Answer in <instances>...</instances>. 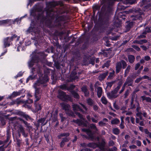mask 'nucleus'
<instances>
[{"instance_id": "obj_1", "label": "nucleus", "mask_w": 151, "mask_h": 151, "mask_svg": "<svg viewBox=\"0 0 151 151\" xmlns=\"http://www.w3.org/2000/svg\"><path fill=\"white\" fill-rule=\"evenodd\" d=\"M31 72L33 74L36 73L37 72L39 74L40 79L35 83L33 85L34 87L35 88V97L36 99L35 101V112H36L41 109V106L40 104H37L36 103L40 98L42 91L40 89L37 88V86H39L40 84L45 83L48 81V76L44 75L43 77V74L41 70V68L37 65V68H33L32 69Z\"/></svg>"}, {"instance_id": "obj_2", "label": "nucleus", "mask_w": 151, "mask_h": 151, "mask_svg": "<svg viewBox=\"0 0 151 151\" xmlns=\"http://www.w3.org/2000/svg\"><path fill=\"white\" fill-rule=\"evenodd\" d=\"M35 6L30 11V16H33L35 18L37 17L38 20L40 19L42 22H45L47 26L49 27H51L52 22L50 19H52L54 18L53 12H47V18H46L44 17L43 13L41 12L40 14L39 13L41 12L42 10L41 8L39 6V4H36Z\"/></svg>"}, {"instance_id": "obj_3", "label": "nucleus", "mask_w": 151, "mask_h": 151, "mask_svg": "<svg viewBox=\"0 0 151 151\" xmlns=\"http://www.w3.org/2000/svg\"><path fill=\"white\" fill-rule=\"evenodd\" d=\"M121 87V85H119L115 89L111 91V93H107V96L109 99L115 98L117 97L118 95L116 93Z\"/></svg>"}, {"instance_id": "obj_4", "label": "nucleus", "mask_w": 151, "mask_h": 151, "mask_svg": "<svg viewBox=\"0 0 151 151\" xmlns=\"http://www.w3.org/2000/svg\"><path fill=\"white\" fill-rule=\"evenodd\" d=\"M81 146L83 147L88 146L89 147L95 148L97 147H99L101 150H103L104 148V144L102 143L101 145H98L94 143H90L88 144L83 143L81 144Z\"/></svg>"}, {"instance_id": "obj_5", "label": "nucleus", "mask_w": 151, "mask_h": 151, "mask_svg": "<svg viewBox=\"0 0 151 151\" xmlns=\"http://www.w3.org/2000/svg\"><path fill=\"white\" fill-rule=\"evenodd\" d=\"M72 106L73 109L75 113L78 115L79 117L82 119V115L79 113L76 112L77 111H82V110L81 108L78 105L76 104H73Z\"/></svg>"}, {"instance_id": "obj_6", "label": "nucleus", "mask_w": 151, "mask_h": 151, "mask_svg": "<svg viewBox=\"0 0 151 151\" xmlns=\"http://www.w3.org/2000/svg\"><path fill=\"white\" fill-rule=\"evenodd\" d=\"M58 96L61 99L65 101L67 99H68V98H69V96L66 95L65 92L59 91Z\"/></svg>"}, {"instance_id": "obj_7", "label": "nucleus", "mask_w": 151, "mask_h": 151, "mask_svg": "<svg viewBox=\"0 0 151 151\" xmlns=\"http://www.w3.org/2000/svg\"><path fill=\"white\" fill-rule=\"evenodd\" d=\"M82 130L83 132H86L89 136V138L93 140L94 139L93 134L91 132L89 129H82Z\"/></svg>"}, {"instance_id": "obj_8", "label": "nucleus", "mask_w": 151, "mask_h": 151, "mask_svg": "<svg viewBox=\"0 0 151 151\" xmlns=\"http://www.w3.org/2000/svg\"><path fill=\"white\" fill-rule=\"evenodd\" d=\"M33 58L30 61L28 62L29 66L30 67H32L34 65V63H37L39 62V60H37V58Z\"/></svg>"}, {"instance_id": "obj_9", "label": "nucleus", "mask_w": 151, "mask_h": 151, "mask_svg": "<svg viewBox=\"0 0 151 151\" xmlns=\"http://www.w3.org/2000/svg\"><path fill=\"white\" fill-rule=\"evenodd\" d=\"M75 87V86L73 85H71L70 88H68L66 85L65 84H63L61 85L60 86V88L63 90H69L70 89H72L73 88Z\"/></svg>"}, {"instance_id": "obj_10", "label": "nucleus", "mask_w": 151, "mask_h": 151, "mask_svg": "<svg viewBox=\"0 0 151 151\" xmlns=\"http://www.w3.org/2000/svg\"><path fill=\"white\" fill-rule=\"evenodd\" d=\"M9 40H10L9 37H7L4 39L3 42L4 47H9L10 46V43L11 41H10Z\"/></svg>"}, {"instance_id": "obj_11", "label": "nucleus", "mask_w": 151, "mask_h": 151, "mask_svg": "<svg viewBox=\"0 0 151 151\" xmlns=\"http://www.w3.org/2000/svg\"><path fill=\"white\" fill-rule=\"evenodd\" d=\"M122 67L121 63L119 62H118L116 63V73H118L120 72Z\"/></svg>"}, {"instance_id": "obj_12", "label": "nucleus", "mask_w": 151, "mask_h": 151, "mask_svg": "<svg viewBox=\"0 0 151 151\" xmlns=\"http://www.w3.org/2000/svg\"><path fill=\"white\" fill-rule=\"evenodd\" d=\"M50 5L52 6H58L60 5L62 6L63 5V3L61 1H54L50 3Z\"/></svg>"}, {"instance_id": "obj_13", "label": "nucleus", "mask_w": 151, "mask_h": 151, "mask_svg": "<svg viewBox=\"0 0 151 151\" xmlns=\"http://www.w3.org/2000/svg\"><path fill=\"white\" fill-rule=\"evenodd\" d=\"M63 109L65 111H69L70 109V106L68 104L63 103L61 104Z\"/></svg>"}, {"instance_id": "obj_14", "label": "nucleus", "mask_w": 151, "mask_h": 151, "mask_svg": "<svg viewBox=\"0 0 151 151\" xmlns=\"http://www.w3.org/2000/svg\"><path fill=\"white\" fill-rule=\"evenodd\" d=\"M108 72H106L104 73H102L100 75L99 77V80L102 81L106 77L107 75Z\"/></svg>"}, {"instance_id": "obj_15", "label": "nucleus", "mask_w": 151, "mask_h": 151, "mask_svg": "<svg viewBox=\"0 0 151 151\" xmlns=\"http://www.w3.org/2000/svg\"><path fill=\"white\" fill-rule=\"evenodd\" d=\"M97 94L98 97L100 98L101 96L102 93V89L100 87H98L97 88Z\"/></svg>"}, {"instance_id": "obj_16", "label": "nucleus", "mask_w": 151, "mask_h": 151, "mask_svg": "<svg viewBox=\"0 0 151 151\" xmlns=\"http://www.w3.org/2000/svg\"><path fill=\"white\" fill-rule=\"evenodd\" d=\"M140 99L142 101L145 100L147 102H151V98L149 97H146L145 96H143L141 97Z\"/></svg>"}, {"instance_id": "obj_17", "label": "nucleus", "mask_w": 151, "mask_h": 151, "mask_svg": "<svg viewBox=\"0 0 151 151\" xmlns=\"http://www.w3.org/2000/svg\"><path fill=\"white\" fill-rule=\"evenodd\" d=\"M132 83V81L129 78H128L127 79L126 81L124 83V86H126L127 85L128 86H130Z\"/></svg>"}, {"instance_id": "obj_18", "label": "nucleus", "mask_w": 151, "mask_h": 151, "mask_svg": "<svg viewBox=\"0 0 151 151\" xmlns=\"http://www.w3.org/2000/svg\"><path fill=\"white\" fill-rule=\"evenodd\" d=\"M81 89L82 91L84 93L85 96H87L88 95L89 92L86 86H85L82 87Z\"/></svg>"}, {"instance_id": "obj_19", "label": "nucleus", "mask_w": 151, "mask_h": 151, "mask_svg": "<svg viewBox=\"0 0 151 151\" xmlns=\"http://www.w3.org/2000/svg\"><path fill=\"white\" fill-rule=\"evenodd\" d=\"M72 122H75V123L78 124L79 125H83V126H86V124H83V122L82 121H80L78 119H76V120L73 119V120Z\"/></svg>"}, {"instance_id": "obj_20", "label": "nucleus", "mask_w": 151, "mask_h": 151, "mask_svg": "<svg viewBox=\"0 0 151 151\" xmlns=\"http://www.w3.org/2000/svg\"><path fill=\"white\" fill-rule=\"evenodd\" d=\"M18 131L19 133H22L23 135H24V130L23 127L21 125H19L18 126Z\"/></svg>"}, {"instance_id": "obj_21", "label": "nucleus", "mask_w": 151, "mask_h": 151, "mask_svg": "<svg viewBox=\"0 0 151 151\" xmlns=\"http://www.w3.org/2000/svg\"><path fill=\"white\" fill-rule=\"evenodd\" d=\"M88 104L90 106H92L94 104V102L90 98H88L86 100Z\"/></svg>"}, {"instance_id": "obj_22", "label": "nucleus", "mask_w": 151, "mask_h": 151, "mask_svg": "<svg viewBox=\"0 0 151 151\" xmlns=\"http://www.w3.org/2000/svg\"><path fill=\"white\" fill-rule=\"evenodd\" d=\"M20 114L22 115L27 120L30 119L31 118L28 115L25 114L24 113L22 112H20Z\"/></svg>"}, {"instance_id": "obj_23", "label": "nucleus", "mask_w": 151, "mask_h": 151, "mask_svg": "<svg viewBox=\"0 0 151 151\" xmlns=\"http://www.w3.org/2000/svg\"><path fill=\"white\" fill-rule=\"evenodd\" d=\"M68 141V139L66 137L64 138L63 139L60 143V146L61 147H63L65 144V142H67Z\"/></svg>"}, {"instance_id": "obj_24", "label": "nucleus", "mask_w": 151, "mask_h": 151, "mask_svg": "<svg viewBox=\"0 0 151 151\" xmlns=\"http://www.w3.org/2000/svg\"><path fill=\"white\" fill-rule=\"evenodd\" d=\"M21 92V91H19L18 92H14L12 94L11 96L12 97H14L16 96L19 95Z\"/></svg>"}, {"instance_id": "obj_25", "label": "nucleus", "mask_w": 151, "mask_h": 151, "mask_svg": "<svg viewBox=\"0 0 151 151\" xmlns=\"http://www.w3.org/2000/svg\"><path fill=\"white\" fill-rule=\"evenodd\" d=\"M128 58L129 62L131 63H132L134 61V57L132 55H129Z\"/></svg>"}, {"instance_id": "obj_26", "label": "nucleus", "mask_w": 151, "mask_h": 151, "mask_svg": "<svg viewBox=\"0 0 151 151\" xmlns=\"http://www.w3.org/2000/svg\"><path fill=\"white\" fill-rule=\"evenodd\" d=\"M120 121L117 119H115L111 121V124H116L119 123Z\"/></svg>"}, {"instance_id": "obj_27", "label": "nucleus", "mask_w": 151, "mask_h": 151, "mask_svg": "<svg viewBox=\"0 0 151 151\" xmlns=\"http://www.w3.org/2000/svg\"><path fill=\"white\" fill-rule=\"evenodd\" d=\"M112 131L113 133L116 135H118L120 132L119 129L117 128H113Z\"/></svg>"}, {"instance_id": "obj_28", "label": "nucleus", "mask_w": 151, "mask_h": 151, "mask_svg": "<svg viewBox=\"0 0 151 151\" xmlns=\"http://www.w3.org/2000/svg\"><path fill=\"white\" fill-rule=\"evenodd\" d=\"M69 135V134L68 133H62L58 136L59 138H61L63 137H68Z\"/></svg>"}, {"instance_id": "obj_29", "label": "nucleus", "mask_w": 151, "mask_h": 151, "mask_svg": "<svg viewBox=\"0 0 151 151\" xmlns=\"http://www.w3.org/2000/svg\"><path fill=\"white\" fill-rule=\"evenodd\" d=\"M10 20L6 19L0 21V25H3L6 23H8Z\"/></svg>"}, {"instance_id": "obj_30", "label": "nucleus", "mask_w": 151, "mask_h": 151, "mask_svg": "<svg viewBox=\"0 0 151 151\" xmlns=\"http://www.w3.org/2000/svg\"><path fill=\"white\" fill-rule=\"evenodd\" d=\"M36 77V75L33 74L29 76L27 79L26 82L27 83L29 80H32L35 78Z\"/></svg>"}, {"instance_id": "obj_31", "label": "nucleus", "mask_w": 151, "mask_h": 151, "mask_svg": "<svg viewBox=\"0 0 151 151\" xmlns=\"http://www.w3.org/2000/svg\"><path fill=\"white\" fill-rule=\"evenodd\" d=\"M131 66L129 65H128L125 71V76H126L127 75V74L129 72Z\"/></svg>"}, {"instance_id": "obj_32", "label": "nucleus", "mask_w": 151, "mask_h": 151, "mask_svg": "<svg viewBox=\"0 0 151 151\" xmlns=\"http://www.w3.org/2000/svg\"><path fill=\"white\" fill-rule=\"evenodd\" d=\"M101 101L103 104H106L107 103V100L105 97L102 96L101 98Z\"/></svg>"}, {"instance_id": "obj_33", "label": "nucleus", "mask_w": 151, "mask_h": 151, "mask_svg": "<svg viewBox=\"0 0 151 151\" xmlns=\"http://www.w3.org/2000/svg\"><path fill=\"white\" fill-rule=\"evenodd\" d=\"M121 63V65H122V68L123 69L125 68L127 65L126 63L123 60H122L120 62Z\"/></svg>"}, {"instance_id": "obj_34", "label": "nucleus", "mask_w": 151, "mask_h": 151, "mask_svg": "<svg viewBox=\"0 0 151 151\" xmlns=\"http://www.w3.org/2000/svg\"><path fill=\"white\" fill-rule=\"evenodd\" d=\"M90 127L92 129L95 130L96 131L98 130V129L96 127L95 125V124H91L90 125Z\"/></svg>"}, {"instance_id": "obj_35", "label": "nucleus", "mask_w": 151, "mask_h": 151, "mask_svg": "<svg viewBox=\"0 0 151 151\" xmlns=\"http://www.w3.org/2000/svg\"><path fill=\"white\" fill-rule=\"evenodd\" d=\"M109 61H107L106 62L104 65L102 66L103 68H104L105 67L108 68L109 65Z\"/></svg>"}, {"instance_id": "obj_36", "label": "nucleus", "mask_w": 151, "mask_h": 151, "mask_svg": "<svg viewBox=\"0 0 151 151\" xmlns=\"http://www.w3.org/2000/svg\"><path fill=\"white\" fill-rule=\"evenodd\" d=\"M72 95L74 96V97L76 98H78L79 97L78 95L76 92L74 91H72Z\"/></svg>"}, {"instance_id": "obj_37", "label": "nucleus", "mask_w": 151, "mask_h": 151, "mask_svg": "<svg viewBox=\"0 0 151 151\" xmlns=\"http://www.w3.org/2000/svg\"><path fill=\"white\" fill-rule=\"evenodd\" d=\"M142 114V113H137L136 114V115L137 117H139V120H142V117L141 116V115Z\"/></svg>"}, {"instance_id": "obj_38", "label": "nucleus", "mask_w": 151, "mask_h": 151, "mask_svg": "<svg viewBox=\"0 0 151 151\" xmlns=\"http://www.w3.org/2000/svg\"><path fill=\"white\" fill-rule=\"evenodd\" d=\"M99 124L100 126H105L106 124L103 121H101L99 122Z\"/></svg>"}, {"instance_id": "obj_39", "label": "nucleus", "mask_w": 151, "mask_h": 151, "mask_svg": "<svg viewBox=\"0 0 151 151\" xmlns=\"http://www.w3.org/2000/svg\"><path fill=\"white\" fill-rule=\"evenodd\" d=\"M114 70H112V72L110 73V74L108 76V78H111L113 77L114 75Z\"/></svg>"}, {"instance_id": "obj_40", "label": "nucleus", "mask_w": 151, "mask_h": 151, "mask_svg": "<svg viewBox=\"0 0 151 151\" xmlns=\"http://www.w3.org/2000/svg\"><path fill=\"white\" fill-rule=\"evenodd\" d=\"M150 31V29L149 27H147L145 28V32H143V34H146V32H149Z\"/></svg>"}, {"instance_id": "obj_41", "label": "nucleus", "mask_w": 151, "mask_h": 151, "mask_svg": "<svg viewBox=\"0 0 151 151\" xmlns=\"http://www.w3.org/2000/svg\"><path fill=\"white\" fill-rule=\"evenodd\" d=\"M20 120L22 121L24 123V124L27 127L29 128L30 127L29 124L27 123V122L24 121L21 119H20Z\"/></svg>"}, {"instance_id": "obj_42", "label": "nucleus", "mask_w": 151, "mask_h": 151, "mask_svg": "<svg viewBox=\"0 0 151 151\" xmlns=\"http://www.w3.org/2000/svg\"><path fill=\"white\" fill-rule=\"evenodd\" d=\"M17 37V35H14L13 36H12L11 37H9V41H12L14 38H15L16 37Z\"/></svg>"}, {"instance_id": "obj_43", "label": "nucleus", "mask_w": 151, "mask_h": 151, "mask_svg": "<svg viewBox=\"0 0 151 151\" xmlns=\"http://www.w3.org/2000/svg\"><path fill=\"white\" fill-rule=\"evenodd\" d=\"M92 105H93V108L94 110L96 111L98 109L99 107L98 106L94 104Z\"/></svg>"}, {"instance_id": "obj_44", "label": "nucleus", "mask_w": 151, "mask_h": 151, "mask_svg": "<svg viewBox=\"0 0 151 151\" xmlns=\"http://www.w3.org/2000/svg\"><path fill=\"white\" fill-rule=\"evenodd\" d=\"M23 75V73L22 72H19V73L17 74V75L15 76V77L16 78H17L18 77H19Z\"/></svg>"}, {"instance_id": "obj_45", "label": "nucleus", "mask_w": 151, "mask_h": 151, "mask_svg": "<svg viewBox=\"0 0 151 151\" xmlns=\"http://www.w3.org/2000/svg\"><path fill=\"white\" fill-rule=\"evenodd\" d=\"M150 9L149 8V6H145V7L144 8L143 10L145 11H148Z\"/></svg>"}, {"instance_id": "obj_46", "label": "nucleus", "mask_w": 151, "mask_h": 151, "mask_svg": "<svg viewBox=\"0 0 151 151\" xmlns=\"http://www.w3.org/2000/svg\"><path fill=\"white\" fill-rule=\"evenodd\" d=\"M114 82H108L107 83V86L108 87H111L112 86Z\"/></svg>"}, {"instance_id": "obj_47", "label": "nucleus", "mask_w": 151, "mask_h": 151, "mask_svg": "<svg viewBox=\"0 0 151 151\" xmlns=\"http://www.w3.org/2000/svg\"><path fill=\"white\" fill-rule=\"evenodd\" d=\"M17 144L18 146L19 147L20 144L21 142V141L20 139H17Z\"/></svg>"}, {"instance_id": "obj_48", "label": "nucleus", "mask_w": 151, "mask_h": 151, "mask_svg": "<svg viewBox=\"0 0 151 151\" xmlns=\"http://www.w3.org/2000/svg\"><path fill=\"white\" fill-rule=\"evenodd\" d=\"M114 107L116 109H118L119 108L118 106L116 104V103H114L113 104Z\"/></svg>"}, {"instance_id": "obj_49", "label": "nucleus", "mask_w": 151, "mask_h": 151, "mask_svg": "<svg viewBox=\"0 0 151 151\" xmlns=\"http://www.w3.org/2000/svg\"><path fill=\"white\" fill-rule=\"evenodd\" d=\"M142 80L141 77L137 78L135 81V82L137 83H139L141 80Z\"/></svg>"}, {"instance_id": "obj_50", "label": "nucleus", "mask_w": 151, "mask_h": 151, "mask_svg": "<svg viewBox=\"0 0 151 151\" xmlns=\"http://www.w3.org/2000/svg\"><path fill=\"white\" fill-rule=\"evenodd\" d=\"M142 78V79H148V80H151V79L150 78L148 77L147 76H144L142 77H141Z\"/></svg>"}, {"instance_id": "obj_51", "label": "nucleus", "mask_w": 151, "mask_h": 151, "mask_svg": "<svg viewBox=\"0 0 151 151\" xmlns=\"http://www.w3.org/2000/svg\"><path fill=\"white\" fill-rule=\"evenodd\" d=\"M131 121L133 124H135V119L134 118L132 117H131Z\"/></svg>"}, {"instance_id": "obj_52", "label": "nucleus", "mask_w": 151, "mask_h": 151, "mask_svg": "<svg viewBox=\"0 0 151 151\" xmlns=\"http://www.w3.org/2000/svg\"><path fill=\"white\" fill-rule=\"evenodd\" d=\"M114 143L113 141H110L109 143V145L110 146H112L114 145Z\"/></svg>"}, {"instance_id": "obj_53", "label": "nucleus", "mask_w": 151, "mask_h": 151, "mask_svg": "<svg viewBox=\"0 0 151 151\" xmlns=\"http://www.w3.org/2000/svg\"><path fill=\"white\" fill-rule=\"evenodd\" d=\"M140 64L139 63H137L135 65V70H137L140 66Z\"/></svg>"}, {"instance_id": "obj_54", "label": "nucleus", "mask_w": 151, "mask_h": 151, "mask_svg": "<svg viewBox=\"0 0 151 151\" xmlns=\"http://www.w3.org/2000/svg\"><path fill=\"white\" fill-rule=\"evenodd\" d=\"M125 86H124V85H123V86L122 87L121 90L119 91V93H121L123 91H124V90L125 89Z\"/></svg>"}, {"instance_id": "obj_55", "label": "nucleus", "mask_w": 151, "mask_h": 151, "mask_svg": "<svg viewBox=\"0 0 151 151\" xmlns=\"http://www.w3.org/2000/svg\"><path fill=\"white\" fill-rule=\"evenodd\" d=\"M124 122H121L120 124V127L121 128L123 129L124 128Z\"/></svg>"}, {"instance_id": "obj_56", "label": "nucleus", "mask_w": 151, "mask_h": 151, "mask_svg": "<svg viewBox=\"0 0 151 151\" xmlns=\"http://www.w3.org/2000/svg\"><path fill=\"white\" fill-rule=\"evenodd\" d=\"M26 102L28 103L31 104L33 102V101L32 99H29L26 101Z\"/></svg>"}, {"instance_id": "obj_57", "label": "nucleus", "mask_w": 151, "mask_h": 151, "mask_svg": "<svg viewBox=\"0 0 151 151\" xmlns=\"http://www.w3.org/2000/svg\"><path fill=\"white\" fill-rule=\"evenodd\" d=\"M129 147L130 149H135L136 148L137 146L134 145H130L129 146Z\"/></svg>"}, {"instance_id": "obj_58", "label": "nucleus", "mask_w": 151, "mask_h": 151, "mask_svg": "<svg viewBox=\"0 0 151 151\" xmlns=\"http://www.w3.org/2000/svg\"><path fill=\"white\" fill-rule=\"evenodd\" d=\"M136 143L137 146H140L141 145V142L140 141L137 140L136 141Z\"/></svg>"}, {"instance_id": "obj_59", "label": "nucleus", "mask_w": 151, "mask_h": 151, "mask_svg": "<svg viewBox=\"0 0 151 151\" xmlns=\"http://www.w3.org/2000/svg\"><path fill=\"white\" fill-rule=\"evenodd\" d=\"M133 47L137 51H139L140 50V48L134 45Z\"/></svg>"}, {"instance_id": "obj_60", "label": "nucleus", "mask_w": 151, "mask_h": 151, "mask_svg": "<svg viewBox=\"0 0 151 151\" xmlns=\"http://www.w3.org/2000/svg\"><path fill=\"white\" fill-rule=\"evenodd\" d=\"M145 59L146 60H149L150 59V57L149 56H146L145 57Z\"/></svg>"}, {"instance_id": "obj_61", "label": "nucleus", "mask_w": 151, "mask_h": 151, "mask_svg": "<svg viewBox=\"0 0 151 151\" xmlns=\"http://www.w3.org/2000/svg\"><path fill=\"white\" fill-rule=\"evenodd\" d=\"M129 94V92H128V91H127L125 94H124V97L125 98H126L127 97V96Z\"/></svg>"}, {"instance_id": "obj_62", "label": "nucleus", "mask_w": 151, "mask_h": 151, "mask_svg": "<svg viewBox=\"0 0 151 151\" xmlns=\"http://www.w3.org/2000/svg\"><path fill=\"white\" fill-rule=\"evenodd\" d=\"M81 151H90V150L89 149L86 148L84 149H82Z\"/></svg>"}, {"instance_id": "obj_63", "label": "nucleus", "mask_w": 151, "mask_h": 151, "mask_svg": "<svg viewBox=\"0 0 151 151\" xmlns=\"http://www.w3.org/2000/svg\"><path fill=\"white\" fill-rule=\"evenodd\" d=\"M139 119L138 118H136V122L137 123H139Z\"/></svg>"}, {"instance_id": "obj_64", "label": "nucleus", "mask_w": 151, "mask_h": 151, "mask_svg": "<svg viewBox=\"0 0 151 151\" xmlns=\"http://www.w3.org/2000/svg\"><path fill=\"white\" fill-rule=\"evenodd\" d=\"M81 106L83 107L84 109L86 110H87V108L83 104H81Z\"/></svg>"}]
</instances>
